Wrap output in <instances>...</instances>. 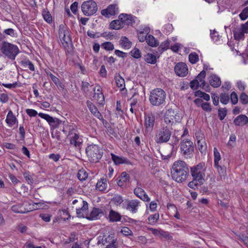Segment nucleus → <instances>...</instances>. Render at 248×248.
<instances>
[{
  "label": "nucleus",
  "instance_id": "nucleus-1",
  "mask_svg": "<svg viewBox=\"0 0 248 248\" xmlns=\"http://www.w3.org/2000/svg\"><path fill=\"white\" fill-rule=\"evenodd\" d=\"M171 174L172 179L178 183H182L189 175V169L186 163L182 160L175 161L172 167Z\"/></svg>",
  "mask_w": 248,
  "mask_h": 248
},
{
  "label": "nucleus",
  "instance_id": "nucleus-2",
  "mask_svg": "<svg viewBox=\"0 0 248 248\" xmlns=\"http://www.w3.org/2000/svg\"><path fill=\"white\" fill-rule=\"evenodd\" d=\"M204 166V163H200L190 168V173L193 180L188 184L189 187L195 189V187L201 186L203 184L205 171Z\"/></svg>",
  "mask_w": 248,
  "mask_h": 248
},
{
  "label": "nucleus",
  "instance_id": "nucleus-3",
  "mask_svg": "<svg viewBox=\"0 0 248 248\" xmlns=\"http://www.w3.org/2000/svg\"><path fill=\"white\" fill-rule=\"evenodd\" d=\"M166 97V93L163 90L156 88L150 92L149 101L153 106H159L165 102Z\"/></svg>",
  "mask_w": 248,
  "mask_h": 248
},
{
  "label": "nucleus",
  "instance_id": "nucleus-4",
  "mask_svg": "<svg viewBox=\"0 0 248 248\" xmlns=\"http://www.w3.org/2000/svg\"><path fill=\"white\" fill-rule=\"evenodd\" d=\"M0 50L5 57L12 60H14L16 55L20 52L17 46L5 41L1 44Z\"/></svg>",
  "mask_w": 248,
  "mask_h": 248
},
{
  "label": "nucleus",
  "instance_id": "nucleus-5",
  "mask_svg": "<svg viewBox=\"0 0 248 248\" xmlns=\"http://www.w3.org/2000/svg\"><path fill=\"white\" fill-rule=\"evenodd\" d=\"M59 36L65 49L68 52L71 51L72 44L69 31L67 27L63 24L59 26Z\"/></svg>",
  "mask_w": 248,
  "mask_h": 248
},
{
  "label": "nucleus",
  "instance_id": "nucleus-6",
  "mask_svg": "<svg viewBox=\"0 0 248 248\" xmlns=\"http://www.w3.org/2000/svg\"><path fill=\"white\" fill-rule=\"evenodd\" d=\"M86 152L90 162L96 163L101 158L102 150L96 145H90L86 149Z\"/></svg>",
  "mask_w": 248,
  "mask_h": 248
},
{
  "label": "nucleus",
  "instance_id": "nucleus-7",
  "mask_svg": "<svg viewBox=\"0 0 248 248\" xmlns=\"http://www.w3.org/2000/svg\"><path fill=\"white\" fill-rule=\"evenodd\" d=\"M181 154L186 158H191L193 155L194 145L189 140H184L180 143Z\"/></svg>",
  "mask_w": 248,
  "mask_h": 248
},
{
  "label": "nucleus",
  "instance_id": "nucleus-8",
  "mask_svg": "<svg viewBox=\"0 0 248 248\" xmlns=\"http://www.w3.org/2000/svg\"><path fill=\"white\" fill-rule=\"evenodd\" d=\"M171 135L170 129L167 126L161 128L157 130L155 137V140L157 143H162L168 141Z\"/></svg>",
  "mask_w": 248,
  "mask_h": 248
},
{
  "label": "nucleus",
  "instance_id": "nucleus-9",
  "mask_svg": "<svg viewBox=\"0 0 248 248\" xmlns=\"http://www.w3.org/2000/svg\"><path fill=\"white\" fill-rule=\"evenodd\" d=\"M81 10L84 15L91 16L96 12L97 4L93 0L84 1L81 5Z\"/></svg>",
  "mask_w": 248,
  "mask_h": 248
},
{
  "label": "nucleus",
  "instance_id": "nucleus-10",
  "mask_svg": "<svg viewBox=\"0 0 248 248\" xmlns=\"http://www.w3.org/2000/svg\"><path fill=\"white\" fill-rule=\"evenodd\" d=\"M31 204L28 202H24L12 206V210L16 213L25 214L31 211L38 209V207H31Z\"/></svg>",
  "mask_w": 248,
  "mask_h": 248
},
{
  "label": "nucleus",
  "instance_id": "nucleus-11",
  "mask_svg": "<svg viewBox=\"0 0 248 248\" xmlns=\"http://www.w3.org/2000/svg\"><path fill=\"white\" fill-rule=\"evenodd\" d=\"M181 120L179 115L172 108H169L166 110L164 115L165 123L167 124H171L176 122H179Z\"/></svg>",
  "mask_w": 248,
  "mask_h": 248
},
{
  "label": "nucleus",
  "instance_id": "nucleus-12",
  "mask_svg": "<svg viewBox=\"0 0 248 248\" xmlns=\"http://www.w3.org/2000/svg\"><path fill=\"white\" fill-rule=\"evenodd\" d=\"M98 243H101L100 240ZM101 243L104 245H106V248H117L118 241L114 234L104 235L101 239Z\"/></svg>",
  "mask_w": 248,
  "mask_h": 248
},
{
  "label": "nucleus",
  "instance_id": "nucleus-13",
  "mask_svg": "<svg viewBox=\"0 0 248 248\" xmlns=\"http://www.w3.org/2000/svg\"><path fill=\"white\" fill-rule=\"evenodd\" d=\"M174 71L179 77H184L188 74V68L186 64L182 62L177 63L174 67Z\"/></svg>",
  "mask_w": 248,
  "mask_h": 248
},
{
  "label": "nucleus",
  "instance_id": "nucleus-14",
  "mask_svg": "<svg viewBox=\"0 0 248 248\" xmlns=\"http://www.w3.org/2000/svg\"><path fill=\"white\" fill-rule=\"evenodd\" d=\"M119 12V8L117 4L109 5L107 8L101 11V14L106 17H109L114 16Z\"/></svg>",
  "mask_w": 248,
  "mask_h": 248
},
{
  "label": "nucleus",
  "instance_id": "nucleus-15",
  "mask_svg": "<svg viewBox=\"0 0 248 248\" xmlns=\"http://www.w3.org/2000/svg\"><path fill=\"white\" fill-rule=\"evenodd\" d=\"M136 17L131 15L121 14L119 16V19L121 20L124 27L127 25H133L135 23Z\"/></svg>",
  "mask_w": 248,
  "mask_h": 248
},
{
  "label": "nucleus",
  "instance_id": "nucleus-16",
  "mask_svg": "<svg viewBox=\"0 0 248 248\" xmlns=\"http://www.w3.org/2000/svg\"><path fill=\"white\" fill-rule=\"evenodd\" d=\"M93 91L94 92L93 97L94 98V99L97 101L98 104L100 105L103 104L105 102V98L101 86L99 85L96 86V87L93 88Z\"/></svg>",
  "mask_w": 248,
  "mask_h": 248
},
{
  "label": "nucleus",
  "instance_id": "nucleus-17",
  "mask_svg": "<svg viewBox=\"0 0 248 248\" xmlns=\"http://www.w3.org/2000/svg\"><path fill=\"white\" fill-rule=\"evenodd\" d=\"M134 193L141 200L144 202H149L150 199L146 194L145 191L140 187H136L134 190Z\"/></svg>",
  "mask_w": 248,
  "mask_h": 248
},
{
  "label": "nucleus",
  "instance_id": "nucleus-18",
  "mask_svg": "<svg viewBox=\"0 0 248 248\" xmlns=\"http://www.w3.org/2000/svg\"><path fill=\"white\" fill-rule=\"evenodd\" d=\"M145 126L146 129L152 130L154 126L155 117L152 113H148L145 116Z\"/></svg>",
  "mask_w": 248,
  "mask_h": 248
},
{
  "label": "nucleus",
  "instance_id": "nucleus-19",
  "mask_svg": "<svg viewBox=\"0 0 248 248\" xmlns=\"http://www.w3.org/2000/svg\"><path fill=\"white\" fill-rule=\"evenodd\" d=\"M140 201L138 200H132L127 201L126 209L130 210L132 213H135L138 211Z\"/></svg>",
  "mask_w": 248,
  "mask_h": 248
},
{
  "label": "nucleus",
  "instance_id": "nucleus-20",
  "mask_svg": "<svg viewBox=\"0 0 248 248\" xmlns=\"http://www.w3.org/2000/svg\"><path fill=\"white\" fill-rule=\"evenodd\" d=\"M233 123L236 126H244L248 123V117L245 115L241 114L235 118Z\"/></svg>",
  "mask_w": 248,
  "mask_h": 248
},
{
  "label": "nucleus",
  "instance_id": "nucleus-21",
  "mask_svg": "<svg viewBox=\"0 0 248 248\" xmlns=\"http://www.w3.org/2000/svg\"><path fill=\"white\" fill-rule=\"evenodd\" d=\"M80 201L82 203V206L81 208L77 209V215L78 217H84V213L88 210V204L87 202L81 199H80Z\"/></svg>",
  "mask_w": 248,
  "mask_h": 248
},
{
  "label": "nucleus",
  "instance_id": "nucleus-22",
  "mask_svg": "<svg viewBox=\"0 0 248 248\" xmlns=\"http://www.w3.org/2000/svg\"><path fill=\"white\" fill-rule=\"evenodd\" d=\"M111 158L115 164L118 165L121 164H128L130 161L127 158L124 157H121L118 155H115L114 154H111Z\"/></svg>",
  "mask_w": 248,
  "mask_h": 248
},
{
  "label": "nucleus",
  "instance_id": "nucleus-23",
  "mask_svg": "<svg viewBox=\"0 0 248 248\" xmlns=\"http://www.w3.org/2000/svg\"><path fill=\"white\" fill-rule=\"evenodd\" d=\"M86 104L91 112L96 117L100 119V117H102V115L97 108L89 100L87 101Z\"/></svg>",
  "mask_w": 248,
  "mask_h": 248
},
{
  "label": "nucleus",
  "instance_id": "nucleus-24",
  "mask_svg": "<svg viewBox=\"0 0 248 248\" xmlns=\"http://www.w3.org/2000/svg\"><path fill=\"white\" fill-rule=\"evenodd\" d=\"M209 83L212 87L217 88L220 86L221 81L219 77L215 74H212L210 77Z\"/></svg>",
  "mask_w": 248,
  "mask_h": 248
},
{
  "label": "nucleus",
  "instance_id": "nucleus-25",
  "mask_svg": "<svg viewBox=\"0 0 248 248\" xmlns=\"http://www.w3.org/2000/svg\"><path fill=\"white\" fill-rule=\"evenodd\" d=\"M245 33L243 31L240 27L236 28L233 30L234 38L235 40L237 41L244 40L245 38Z\"/></svg>",
  "mask_w": 248,
  "mask_h": 248
},
{
  "label": "nucleus",
  "instance_id": "nucleus-26",
  "mask_svg": "<svg viewBox=\"0 0 248 248\" xmlns=\"http://www.w3.org/2000/svg\"><path fill=\"white\" fill-rule=\"evenodd\" d=\"M102 213V210L101 209L93 208L90 215L87 216L86 218L91 220L97 219L99 214Z\"/></svg>",
  "mask_w": 248,
  "mask_h": 248
},
{
  "label": "nucleus",
  "instance_id": "nucleus-27",
  "mask_svg": "<svg viewBox=\"0 0 248 248\" xmlns=\"http://www.w3.org/2000/svg\"><path fill=\"white\" fill-rule=\"evenodd\" d=\"M82 141L79 139V136L77 134H75L74 136L70 138V143L73 145L75 147L79 148L82 144Z\"/></svg>",
  "mask_w": 248,
  "mask_h": 248
},
{
  "label": "nucleus",
  "instance_id": "nucleus-28",
  "mask_svg": "<svg viewBox=\"0 0 248 248\" xmlns=\"http://www.w3.org/2000/svg\"><path fill=\"white\" fill-rule=\"evenodd\" d=\"M120 19L112 21L109 24V28L112 30H118L124 28V25Z\"/></svg>",
  "mask_w": 248,
  "mask_h": 248
},
{
  "label": "nucleus",
  "instance_id": "nucleus-29",
  "mask_svg": "<svg viewBox=\"0 0 248 248\" xmlns=\"http://www.w3.org/2000/svg\"><path fill=\"white\" fill-rule=\"evenodd\" d=\"M109 218L110 222H117L121 220V216L118 212L111 210L109 214Z\"/></svg>",
  "mask_w": 248,
  "mask_h": 248
},
{
  "label": "nucleus",
  "instance_id": "nucleus-30",
  "mask_svg": "<svg viewBox=\"0 0 248 248\" xmlns=\"http://www.w3.org/2000/svg\"><path fill=\"white\" fill-rule=\"evenodd\" d=\"M149 31L150 29L148 27H146L139 32L138 37L140 42H143L144 41H146L147 35L149 33Z\"/></svg>",
  "mask_w": 248,
  "mask_h": 248
},
{
  "label": "nucleus",
  "instance_id": "nucleus-31",
  "mask_svg": "<svg viewBox=\"0 0 248 248\" xmlns=\"http://www.w3.org/2000/svg\"><path fill=\"white\" fill-rule=\"evenodd\" d=\"M115 80L117 86L120 89L121 91L125 89L124 80L120 75L115 77Z\"/></svg>",
  "mask_w": 248,
  "mask_h": 248
},
{
  "label": "nucleus",
  "instance_id": "nucleus-32",
  "mask_svg": "<svg viewBox=\"0 0 248 248\" xmlns=\"http://www.w3.org/2000/svg\"><path fill=\"white\" fill-rule=\"evenodd\" d=\"M107 186L106 179L102 178L98 181L96 185V188L100 191L106 189Z\"/></svg>",
  "mask_w": 248,
  "mask_h": 248
},
{
  "label": "nucleus",
  "instance_id": "nucleus-33",
  "mask_svg": "<svg viewBox=\"0 0 248 248\" xmlns=\"http://www.w3.org/2000/svg\"><path fill=\"white\" fill-rule=\"evenodd\" d=\"M16 118L14 115L13 112L10 110L7 115L6 122L9 126H12L16 123Z\"/></svg>",
  "mask_w": 248,
  "mask_h": 248
},
{
  "label": "nucleus",
  "instance_id": "nucleus-34",
  "mask_svg": "<svg viewBox=\"0 0 248 248\" xmlns=\"http://www.w3.org/2000/svg\"><path fill=\"white\" fill-rule=\"evenodd\" d=\"M214 165L217 170L220 179H224L226 172V168L224 166L220 165L219 164Z\"/></svg>",
  "mask_w": 248,
  "mask_h": 248
},
{
  "label": "nucleus",
  "instance_id": "nucleus-35",
  "mask_svg": "<svg viewBox=\"0 0 248 248\" xmlns=\"http://www.w3.org/2000/svg\"><path fill=\"white\" fill-rule=\"evenodd\" d=\"M145 61L147 63L151 64H155L156 62V57L152 53H147L145 55Z\"/></svg>",
  "mask_w": 248,
  "mask_h": 248
},
{
  "label": "nucleus",
  "instance_id": "nucleus-36",
  "mask_svg": "<svg viewBox=\"0 0 248 248\" xmlns=\"http://www.w3.org/2000/svg\"><path fill=\"white\" fill-rule=\"evenodd\" d=\"M146 42L151 46H156L158 45L159 42L152 35H149L146 39Z\"/></svg>",
  "mask_w": 248,
  "mask_h": 248
},
{
  "label": "nucleus",
  "instance_id": "nucleus-37",
  "mask_svg": "<svg viewBox=\"0 0 248 248\" xmlns=\"http://www.w3.org/2000/svg\"><path fill=\"white\" fill-rule=\"evenodd\" d=\"M123 201V197L120 195H115L111 200V202L117 206L120 205Z\"/></svg>",
  "mask_w": 248,
  "mask_h": 248
},
{
  "label": "nucleus",
  "instance_id": "nucleus-38",
  "mask_svg": "<svg viewBox=\"0 0 248 248\" xmlns=\"http://www.w3.org/2000/svg\"><path fill=\"white\" fill-rule=\"evenodd\" d=\"M88 173L84 169L80 170L78 173V178L80 181H85L88 178Z\"/></svg>",
  "mask_w": 248,
  "mask_h": 248
},
{
  "label": "nucleus",
  "instance_id": "nucleus-39",
  "mask_svg": "<svg viewBox=\"0 0 248 248\" xmlns=\"http://www.w3.org/2000/svg\"><path fill=\"white\" fill-rule=\"evenodd\" d=\"M189 61L192 64H195L199 61V56L196 52L191 53L188 56Z\"/></svg>",
  "mask_w": 248,
  "mask_h": 248
},
{
  "label": "nucleus",
  "instance_id": "nucleus-40",
  "mask_svg": "<svg viewBox=\"0 0 248 248\" xmlns=\"http://www.w3.org/2000/svg\"><path fill=\"white\" fill-rule=\"evenodd\" d=\"M121 44L123 46L126 48H129L131 46L132 43L130 42L128 38L125 36L122 37L121 39Z\"/></svg>",
  "mask_w": 248,
  "mask_h": 248
},
{
  "label": "nucleus",
  "instance_id": "nucleus-41",
  "mask_svg": "<svg viewBox=\"0 0 248 248\" xmlns=\"http://www.w3.org/2000/svg\"><path fill=\"white\" fill-rule=\"evenodd\" d=\"M21 64L24 67L28 66L29 69L32 71H34L35 70L33 64L29 60L27 61H22L21 62Z\"/></svg>",
  "mask_w": 248,
  "mask_h": 248
},
{
  "label": "nucleus",
  "instance_id": "nucleus-42",
  "mask_svg": "<svg viewBox=\"0 0 248 248\" xmlns=\"http://www.w3.org/2000/svg\"><path fill=\"white\" fill-rule=\"evenodd\" d=\"M51 119L52 120H51V121L50 122L49 124L51 127H53L54 128L57 127L62 123H63V122L60 120L58 118L52 117Z\"/></svg>",
  "mask_w": 248,
  "mask_h": 248
},
{
  "label": "nucleus",
  "instance_id": "nucleus-43",
  "mask_svg": "<svg viewBox=\"0 0 248 248\" xmlns=\"http://www.w3.org/2000/svg\"><path fill=\"white\" fill-rule=\"evenodd\" d=\"M170 46V42L169 41L166 40L164 41L161 43V44L160 45V46L158 47V51L162 53L164 51L167 50Z\"/></svg>",
  "mask_w": 248,
  "mask_h": 248
},
{
  "label": "nucleus",
  "instance_id": "nucleus-44",
  "mask_svg": "<svg viewBox=\"0 0 248 248\" xmlns=\"http://www.w3.org/2000/svg\"><path fill=\"white\" fill-rule=\"evenodd\" d=\"M230 100L229 95L226 93H221L220 94V100L221 103L226 105L228 103Z\"/></svg>",
  "mask_w": 248,
  "mask_h": 248
},
{
  "label": "nucleus",
  "instance_id": "nucleus-45",
  "mask_svg": "<svg viewBox=\"0 0 248 248\" xmlns=\"http://www.w3.org/2000/svg\"><path fill=\"white\" fill-rule=\"evenodd\" d=\"M227 110L226 108H219L218 109V115L220 120H223L227 115Z\"/></svg>",
  "mask_w": 248,
  "mask_h": 248
},
{
  "label": "nucleus",
  "instance_id": "nucleus-46",
  "mask_svg": "<svg viewBox=\"0 0 248 248\" xmlns=\"http://www.w3.org/2000/svg\"><path fill=\"white\" fill-rule=\"evenodd\" d=\"M159 237L161 238H164L167 240H171L172 237L168 232L164 231L162 230H161Z\"/></svg>",
  "mask_w": 248,
  "mask_h": 248
},
{
  "label": "nucleus",
  "instance_id": "nucleus-47",
  "mask_svg": "<svg viewBox=\"0 0 248 248\" xmlns=\"http://www.w3.org/2000/svg\"><path fill=\"white\" fill-rule=\"evenodd\" d=\"M44 19L48 23L52 21V16L49 12L47 10H44L42 13Z\"/></svg>",
  "mask_w": 248,
  "mask_h": 248
},
{
  "label": "nucleus",
  "instance_id": "nucleus-48",
  "mask_svg": "<svg viewBox=\"0 0 248 248\" xmlns=\"http://www.w3.org/2000/svg\"><path fill=\"white\" fill-rule=\"evenodd\" d=\"M92 86L86 81H82L81 84V90L85 94H87L89 91V87Z\"/></svg>",
  "mask_w": 248,
  "mask_h": 248
},
{
  "label": "nucleus",
  "instance_id": "nucleus-49",
  "mask_svg": "<svg viewBox=\"0 0 248 248\" xmlns=\"http://www.w3.org/2000/svg\"><path fill=\"white\" fill-rule=\"evenodd\" d=\"M214 165H217L219 164V161L221 159L220 155L219 152L217 151V148H214Z\"/></svg>",
  "mask_w": 248,
  "mask_h": 248
},
{
  "label": "nucleus",
  "instance_id": "nucleus-50",
  "mask_svg": "<svg viewBox=\"0 0 248 248\" xmlns=\"http://www.w3.org/2000/svg\"><path fill=\"white\" fill-rule=\"evenodd\" d=\"M159 214H155L153 215H150L148 217V220L149 221V223L152 225L154 224L157 222L159 219Z\"/></svg>",
  "mask_w": 248,
  "mask_h": 248
},
{
  "label": "nucleus",
  "instance_id": "nucleus-51",
  "mask_svg": "<svg viewBox=\"0 0 248 248\" xmlns=\"http://www.w3.org/2000/svg\"><path fill=\"white\" fill-rule=\"evenodd\" d=\"M130 53L135 59H139L141 57V53L138 48L135 47Z\"/></svg>",
  "mask_w": 248,
  "mask_h": 248
},
{
  "label": "nucleus",
  "instance_id": "nucleus-52",
  "mask_svg": "<svg viewBox=\"0 0 248 248\" xmlns=\"http://www.w3.org/2000/svg\"><path fill=\"white\" fill-rule=\"evenodd\" d=\"M197 146L201 153H202L203 152H205L207 148L205 140H202V141H201L199 143H197Z\"/></svg>",
  "mask_w": 248,
  "mask_h": 248
},
{
  "label": "nucleus",
  "instance_id": "nucleus-53",
  "mask_svg": "<svg viewBox=\"0 0 248 248\" xmlns=\"http://www.w3.org/2000/svg\"><path fill=\"white\" fill-rule=\"evenodd\" d=\"M101 46L102 47H103L104 49L108 51L112 50L114 49L113 44L110 42H106L103 43L101 45Z\"/></svg>",
  "mask_w": 248,
  "mask_h": 248
},
{
  "label": "nucleus",
  "instance_id": "nucleus-54",
  "mask_svg": "<svg viewBox=\"0 0 248 248\" xmlns=\"http://www.w3.org/2000/svg\"><path fill=\"white\" fill-rule=\"evenodd\" d=\"M239 17L242 20L246 19L248 17V7L244 8L239 14Z\"/></svg>",
  "mask_w": 248,
  "mask_h": 248
},
{
  "label": "nucleus",
  "instance_id": "nucleus-55",
  "mask_svg": "<svg viewBox=\"0 0 248 248\" xmlns=\"http://www.w3.org/2000/svg\"><path fill=\"white\" fill-rule=\"evenodd\" d=\"M240 100L242 104H247L248 103V95L244 93H241L240 96Z\"/></svg>",
  "mask_w": 248,
  "mask_h": 248
},
{
  "label": "nucleus",
  "instance_id": "nucleus-56",
  "mask_svg": "<svg viewBox=\"0 0 248 248\" xmlns=\"http://www.w3.org/2000/svg\"><path fill=\"white\" fill-rule=\"evenodd\" d=\"M230 99L231 102L233 105H235L238 102V96L236 93L233 92L231 93L230 95Z\"/></svg>",
  "mask_w": 248,
  "mask_h": 248
},
{
  "label": "nucleus",
  "instance_id": "nucleus-57",
  "mask_svg": "<svg viewBox=\"0 0 248 248\" xmlns=\"http://www.w3.org/2000/svg\"><path fill=\"white\" fill-rule=\"evenodd\" d=\"M121 232L124 235H132V231L128 227H124L121 230Z\"/></svg>",
  "mask_w": 248,
  "mask_h": 248
},
{
  "label": "nucleus",
  "instance_id": "nucleus-58",
  "mask_svg": "<svg viewBox=\"0 0 248 248\" xmlns=\"http://www.w3.org/2000/svg\"><path fill=\"white\" fill-rule=\"evenodd\" d=\"M51 137L53 138H56L57 141L59 142V143H60L62 141L60 131H56L55 134L51 133Z\"/></svg>",
  "mask_w": 248,
  "mask_h": 248
},
{
  "label": "nucleus",
  "instance_id": "nucleus-59",
  "mask_svg": "<svg viewBox=\"0 0 248 248\" xmlns=\"http://www.w3.org/2000/svg\"><path fill=\"white\" fill-rule=\"evenodd\" d=\"M202 108L207 112H210L212 110L211 106L209 103L203 102L202 104Z\"/></svg>",
  "mask_w": 248,
  "mask_h": 248
},
{
  "label": "nucleus",
  "instance_id": "nucleus-60",
  "mask_svg": "<svg viewBox=\"0 0 248 248\" xmlns=\"http://www.w3.org/2000/svg\"><path fill=\"white\" fill-rule=\"evenodd\" d=\"M130 178L129 175L126 172H123L121 175V180L124 183L129 181Z\"/></svg>",
  "mask_w": 248,
  "mask_h": 248
},
{
  "label": "nucleus",
  "instance_id": "nucleus-61",
  "mask_svg": "<svg viewBox=\"0 0 248 248\" xmlns=\"http://www.w3.org/2000/svg\"><path fill=\"white\" fill-rule=\"evenodd\" d=\"M199 82L198 79H194L190 82V87L193 90L197 89L199 87Z\"/></svg>",
  "mask_w": 248,
  "mask_h": 248
},
{
  "label": "nucleus",
  "instance_id": "nucleus-62",
  "mask_svg": "<svg viewBox=\"0 0 248 248\" xmlns=\"http://www.w3.org/2000/svg\"><path fill=\"white\" fill-rule=\"evenodd\" d=\"M196 139L197 141V143H200L201 141H202V140H205L204 138V135L201 132H197L195 134Z\"/></svg>",
  "mask_w": 248,
  "mask_h": 248
},
{
  "label": "nucleus",
  "instance_id": "nucleus-63",
  "mask_svg": "<svg viewBox=\"0 0 248 248\" xmlns=\"http://www.w3.org/2000/svg\"><path fill=\"white\" fill-rule=\"evenodd\" d=\"M210 35L211 38L213 41H217L218 40L219 35L218 34V32L216 31L215 30L213 31H211Z\"/></svg>",
  "mask_w": 248,
  "mask_h": 248
},
{
  "label": "nucleus",
  "instance_id": "nucleus-64",
  "mask_svg": "<svg viewBox=\"0 0 248 248\" xmlns=\"http://www.w3.org/2000/svg\"><path fill=\"white\" fill-rule=\"evenodd\" d=\"M42 220L45 222H49L50 220L51 215L48 214H41L39 215Z\"/></svg>",
  "mask_w": 248,
  "mask_h": 248
}]
</instances>
